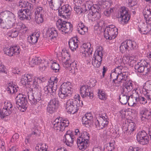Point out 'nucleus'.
<instances>
[{
	"instance_id": "1",
	"label": "nucleus",
	"mask_w": 151,
	"mask_h": 151,
	"mask_svg": "<svg viewBox=\"0 0 151 151\" xmlns=\"http://www.w3.org/2000/svg\"><path fill=\"white\" fill-rule=\"evenodd\" d=\"M15 16L9 11H5L1 13L0 15V27L3 28L8 29L12 26L15 20Z\"/></svg>"
},
{
	"instance_id": "2",
	"label": "nucleus",
	"mask_w": 151,
	"mask_h": 151,
	"mask_svg": "<svg viewBox=\"0 0 151 151\" xmlns=\"http://www.w3.org/2000/svg\"><path fill=\"white\" fill-rule=\"evenodd\" d=\"M80 96L75 95L73 99L68 100L66 104L67 111L70 114H74L79 109L80 106Z\"/></svg>"
},
{
	"instance_id": "3",
	"label": "nucleus",
	"mask_w": 151,
	"mask_h": 151,
	"mask_svg": "<svg viewBox=\"0 0 151 151\" xmlns=\"http://www.w3.org/2000/svg\"><path fill=\"white\" fill-rule=\"evenodd\" d=\"M122 87L121 94L120 95L119 100L121 104H126L130 98V96L127 95V93L133 89V84L132 83H124Z\"/></svg>"
},
{
	"instance_id": "4",
	"label": "nucleus",
	"mask_w": 151,
	"mask_h": 151,
	"mask_svg": "<svg viewBox=\"0 0 151 151\" xmlns=\"http://www.w3.org/2000/svg\"><path fill=\"white\" fill-rule=\"evenodd\" d=\"M89 140V134L86 132H82L81 136L77 139V144L79 149L84 150L88 146Z\"/></svg>"
},
{
	"instance_id": "5",
	"label": "nucleus",
	"mask_w": 151,
	"mask_h": 151,
	"mask_svg": "<svg viewBox=\"0 0 151 151\" xmlns=\"http://www.w3.org/2000/svg\"><path fill=\"white\" fill-rule=\"evenodd\" d=\"M56 26L60 32L65 33L71 32L73 30V25L69 22L59 19L57 21Z\"/></svg>"
},
{
	"instance_id": "6",
	"label": "nucleus",
	"mask_w": 151,
	"mask_h": 151,
	"mask_svg": "<svg viewBox=\"0 0 151 151\" xmlns=\"http://www.w3.org/2000/svg\"><path fill=\"white\" fill-rule=\"evenodd\" d=\"M72 88L69 85V83H64L60 86V91L58 93L59 97L63 99L65 97L70 96L72 93Z\"/></svg>"
},
{
	"instance_id": "7",
	"label": "nucleus",
	"mask_w": 151,
	"mask_h": 151,
	"mask_svg": "<svg viewBox=\"0 0 151 151\" xmlns=\"http://www.w3.org/2000/svg\"><path fill=\"white\" fill-rule=\"evenodd\" d=\"M149 65L145 60H141L135 65V69L138 72L143 73V75H146L150 71Z\"/></svg>"
},
{
	"instance_id": "8",
	"label": "nucleus",
	"mask_w": 151,
	"mask_h": 151,
	"mask_svg": "<svg viewBox=\"0 0 151 151\" xmlns=\"http://www.w3.org/2000/svg\"><path fill=\"white\" fill-rule=\"evenodd\" d=\"M118 29L114 25H110L107 27L104 31V37L106 39L111 40L116 37Z\"/></svg>"
},
{
	"instance_id": "9",
	"label": "nucleus",
	"mask_w": 151,
	"mask_h": 151,
	"mask_svg": "<svg viewBox=\"0 0 151 151\" xmlns=\"http://www.w3.org/2000/svg\"><path fill=\"white\" fill-rule=\"evenodd\" d=\"M16 106L22 111L26 109V106L27 101L25 96L19 94L16 97Z\"/></svg>"
},
{
	"instance_id": "10",
	"label": "nucleus",
	"mask_w": 151,
	"mask_h": 151,
	"mask_svg": "<svg viewBox=\"0 0 151 151\" xmlns=\"http://www.w3.org/2000/svg\"><path fill=\"white\" fill-rule=\"evenodd\" d=\"M137 140L140 144L145 145L149 143V138L144 130L139 132L137 134Z\"/></svg>"
},
{
	"instance_id": "11",
	"label": "nucleus",
	"mask_w": 151,
	"mask_h": 151,
	"mask_svg": "<svg viewBox=\"0 0 151 151\" xmlns=\"http://www.w3.org/2000/svg\"><path fill=\"white\" fill-rule=\"evenodd\" d=\"M89 44H84L81 46L80 48V52L82 53V57H84L87 60H89L92 58V51L90 49V47H88Z\"/></svg>"
},
{
	"instance_id": "12",
	"label": "nucleus",
	"mask_w": 151,
	"mask_h": 151,
	"mask_svg": "<svg viewBox=\"0 0 151 151\" xmlns=\"http://www.w3.org/2000/svg\"><path fill=\"white\" fill-rule=\"evenodd\" d=\"M71 8L68 4L64 5L59 10V15L65 19L70 18Z\"/></svg>"
},
{
	"instance_id": "13",
	"label": "nucleus",
	"mask_w": 151,
	"mask_h": 151,
	"mask_svg": "<svg viewBox=\"0 0 151 151\" xmlns=\"http://www.w3.org/2000/svg\"><path fill=\"white\" fill-rule=\"evenodd\" d=\"M118 16L121 18L122 24L127 23L130 19V16L128 14L127 9L125 7L121 8L118 13Z\"/></svg>"
},
{
	"instance_id": "14",
	"label": "nucleus",
	"mask_w": 151,
	"mask_h": 151,
	"mask_svg": "<svg viewBox=\"0 0 151 151\" xmlns=\"http://www.w3.org/2000/svg\"><path fill=\"white\" fill-rule=\"evenodd\" d=\"M28 97L32 104L36 105L41 99L42 94L40 92H36L33 94L31 92H28Z\"/></svg>"
},
{
	"instance_id": "15",
	"label": "nucleus",
	"mask_w": 151,
	"mask_h": 151,
	"mask_svg": "<svg viewBox=\"0 0 151 151\" xmlns=\"http://www.w3.org/2000/svg\"><path fill=\"white\" fill-rule=\"evenodd\" d=\"M103 54L102 52L100 50H97L93 57L92 64L93 66L96 68L99 67L101 64L102 60Z\"/></svg>"
},
{
	"instance_id": "16",
	"label": "nucleus",
	"mask_w": 151,
	"mask_h": 151,
	"mask_svg": "<svg viewBox=\"0 0 151 151\" xmlns=\"http://www.w3.org/2000/svg\"><path fill=\"white\" fill-rule=\"evenodd\" d=\"M59 101L58 98H54L48 103L47 108V111L50 114H52L58 107Z\"/></svg>"
},
{
	"instance_id": "17",
	"label": "nucleus",
	"mask_w": 151,
	"mask_h": 151,
	"mask_svg": "<svg viewBox=\"0 0 151 151\" xmlns=\"http://www.w3.org/2000/svg\"><path fill=\"white\" fill-rule=\"evenodd\" d=\"M91 89L90 86L87 85H84L81 86L80 89V93L81 96L85 98L88 96L91 99L93 97V94L91 92Z\"/></svg>"
},
{
	"instance_id": "18",
	"label": "nucleus",
	"mask_w": 151,
	"mask_h": 151,
	"mask_svg": "<svg viewBox=\"0 0 151 151\" xmlns=\"http://www.w3.org/2000/svg\"><path fill=\"white\" fill-rule=\"evenodd\" d=\"M20 48L17 46L12 47L10 48L6 47L4 50V53L10 56L18 54L20 53Z\"/></svg>"
},
{
	"instance_id": "19",
	"label": "nucleus",
	"mask_w": 151,
	"mask_h": 151,
	"mask_svg": "<svg viewBox=\"0 0 151 151\" xmlns=\"http://www.w3.org/2000/svg\"><path fill=\"white\" fill-rule=\"evenodd\" d=\"M99 6L98 5H93V3L91 1L87 2L85 4L82 6L81 7V13H85L86 12V7H88V9H89V14H91V12H94L96 11V9H97Z\"/></svg>"
},
{
	"instance_id": "20",
	"label": "nucleus",
	"mask_w": 151,
	"mask_h": 151,
	"mask_svg": "<svg viewBox=\"0 0 151 151\" xmlns=\"http://www.w3.org/2000/svg\"><path fill=\"white\" fill-rule=\"evenodd\" d=\"M69 124V121L67 119L60 120V122H58V123L53 124V127L57 131H62L65 127L68 126Z\"/></svg>"
},
{
	"instance_id": "21",
	"label": "nucleus",
	"mask_w": 151,
	"mask_h": 151,
	"mask_svg": "<svg viewBox=\"0 0 151 151\" xmlns=\"http://www.w3.org/2000/svg\"><path fill=\"white\" fill-rule=\"evenodd\" d=\"M61 53L62 56L61 59V63L63 67L65 68L69 67L70 66V63H71L70 61V55L67 51H65Z\"/></svg>"
},
{
	"instance_id": "22",
	"label": "nucleus",
	"mask_w": 151,
	"mask_h": 151,
	"mask_svg": "<svg viewBox=\"0 0 151 151\" xmlns=\"http://www.w3.org/2000/svg\"><path fill=\"white\" fill-rule=\"evenodd\" d=\"M49 84L47 86L44 87V90L46 94L50 93V94L54 96L55 95L56 91L57 90V85L52 86L50 84V81H49Z\"/></svg>"
},
{
	"instance_id": "23",
	"label": "nucleus",
	"mask_w": 151,
	"mask_h": 151,
	"mask_svg": "<svg viewBox=\"0 0 151 151\" xmlns=\"http://www.w3.org/2000/svg\"><path fill=\"white\" fill-rule=\"evenodd\" d=\"M96 12H91V14H88L89 17L91 18L92 21H95L99 19L100 18V13L101 9L99 6L96 9Z\"/></svg>"
},
{
	"instance_id": "24",
	"label": "nucleus",
	"mask_w": 151,
	"mask_h": 151,
	"mask_svg": "<svg viewBox=\"0 0 151 151\" xmlns=\"http://www.w3.org/2000/svg\"><path fill=\"white\" fill-rule=\"evenodd\" d=\"M79 42L77 39L72 38L70 39L68 42L69 45L71 50L74 51L78 47Z\"/></svg>"
},
{
	"instance_id": "25",
	"label": "nucleus",
	"mask_w": 151,
	"mask_h": 151,
	"mask_svg": "<svg viewBox=\"0 0 151 151\" xmlns=\"http://www.w3.org/2000/svg\"><path fill=\"white\" fill-rule=\"evenodd\" d=\"M141 115V118L142 120L144 119H146L148 120L151 119V113L150 111L145 109L141 111L140 113Z\"/></svg>"
},
{
	"instance_id": "26",
	"label": "nucleus",
	"mask_w": 151,
	"mask_h": 151,
	"mask_svg": "<svg viewBox=\"0 0 151 151\" xmlns=\"http://www.w3.org/2000/svg\"><path fill=\"white\" fill-rule=\"evenodd\" d=\"M57 30L54 28H50L47 32V36L50 39L55 40L58 36Z\"/></svg>"
},
{
	"instance_id": "27",
	"label": "nucleus",
	"mask_w": 151,
	"mask_h": 151,
	"mask_svg": "<svg viewBox=\"0 0 151 151\" xmlns=\"http://www.w3.org/2000/svg\"><path fill=\"white\" fill-rule=\"evenodd\" d=\"M41 80L37 78L33 80L32 83L31 85V88L28 89V91H32L33 88H38L40 86V84Z\"/></svg>"
},
{
	"instance_id": "28",
	"label": "nucleus",
	"mask_w": 151,
	"mask_h": 151,
	"mask_svg": "<svg viewBox=\"0 0 151 151\" xmlns=\"http://www.w3.org/2000/svg\"><path fill=\"white\" fill-rule=\"evenodd\" d=\"M65 142L67 146H71L74 141V136L67 135L65 136Z\"/></svg>"
},
{
	"instance_id": "29",
	"label": "nucleus",
	"mask_w": 151,
	"mask_h": 151,
	"mask_svg": "<svg viewBox=\"0 0 151 151\" xmlns=\"http://www.w3.org/2000/svg\"><path fill=\"white\" fill-rule=\"evenodd\" d=\"M143 15L147 22H151V9H144L143 12Z\"/></svg>"
},
{
	"instance_id": "30",
	"label": "nucleus",
	"mask_w": 151,
	"mask_h": 151,
	"mask_svg": "<svg viewBox=\"0 0 151 151\" xmlns=\"http://www.w3.org/2000/svg\"><path fill=\"white\" fill-rule=\"evenodd\" d=\"M13 83H10L7 86L6 90L8 93L10 94H13L17 91V89L16 87H15L12 85ZM18 88V87H17Z\"/></svg>"
},
{
	"instance_id": "31",
	"label": "nucleus",
	"mask_w": 151,
	"mask_h": 151,
	"mask_svg": "<svg viewBox=\"0 0 151 151\" xmlns=\"http://www.w3.org/2000/svg\"><path fill=\"white\" fill-rule=\"evenodd\" d=\"M135 125V124L133 122L129 123L128 125L127 129H126L125 130L124 129H123L124 132L125 133H126L127 134L128 133V134L129 133L131 134V132H133L136 129Z\"/></svg>"
},
{
	"instance_id": "32",
	"label": "nucleus",
	"mask_w": 151,
	"mask_h": 151,
	"mask_svg": "<svg viewBox=\"0 0 151 151\" xmlns=\"http://www.w3.org/2000/svg\"><path fill=\"white\" fill-rule=\"evenodd\" d=\"M11 110L5 108L4 107L2 110V111H0V114L1 115V118L2 119H4L6 116H8L11 113Z\"/></svg>"
},
{
	"instance_id": "33",
	"label": "nucleus",
	"mask_w": 151,
	"mask_h": 151,
	"mask_svg": "<svg viewBox=\"0 0 151 151\" xmlns=\"http://www.w3.org/2000/svg\"><path fill=\"white\" fill-rule=\"evenodd\" d=\"M127 50L128 51L132 50L136 48L135 43L134 41L129 40L126 41Z\"/></svg>"
},
{
	"instance_id": "34",
	"label": "nucleus",
	"mask_w": 151,
	"mask_h": 151,
	"mask_svg": "<svg viewBox=\"0 0 151 151\" xmlns=\"http://www.w3.org/2000/svg\"><path fill=\"white\" fill-rule=\"evenodd\" d=\"M123 68L122 66H119L115 68L114 72H112L110 75L111 79H113V82L115 83V81L116 80V77L117 76V72H118L119 69H122Z\"/></svg>"
},
{
	"instance_id": "35",
	"label": "nucleus",
	"mask_w": 151,
	"mask_h": 151,
	"mask_svg": "<svg viewBox=\"0 0 151 151\" xmlns=\"http://www.w3.org/2000/svg\"><path fill=\"white\" fill-rule=\"evenodd\" d=\"M18 35V32L16 28L11 29L8 32L7 35L12 38L17 37Z\"/></svg>"
},
{
	"instance_id": "36",
	"label": "nucleus",
	"mask_w": 151,
	"mask_h": 151,
	"mask_svg": "<svg viewBox=\"0 0 151 151\" xmlns=\"http://www.w3.org/2000/svg\"><path fill=\"white\" fill-rule=\"evenodd\" d=\"M95 125L96 128L98 129H102L104 127L103 124V122L102 121L101 117L99 119L96 121Z\"/></svg>"
},
{
	"instance_id": "37",
	"label": "nucleus",
	"mask_w": 151,
	"mask_h": 151,
	"mask_svg": "<svg viewBox=\"0 0 151 151\" xmlns=\"http://www.w3.org/2000/svg\"><path fill=\"white\" fill-rule=\"evenodd\" d=\"M139 30L142 34H145L149 32L150 29L147 25H143L141 28H139Z\"/></svg>"
},
{
	"instance_id": "38",
	"label": "nucleus",
	"mask_w": 151,
	"mask_h": 151,
	"mask_svg": "<svg viewBox=\"0 0 151 151\" xmlns=\"http://www.w3.org/2000/svg\"><path fill=\"white\" fill-rule=\"evenodd\" d=\"M27 40L29 43L34 44L37 42L38 38H37L35 36H34L32 34L28 37Z\"/></svg>"
},
{
	"instance_id": "39",
	"label": "nucleus",
	"mask_w": 151,
	"mask_h": 151,
	"mask_svg": "<svg viewBox=\"0 0 151 151\" xmlns=\"http://www.w3.org/2000/svg\"><path fill=\"white\" fill-rule=\"evenodd\" d=\"M24 11L25 19L29 20L32 19L31 11L28 9H24Z\"/></svg>"
},
{
	"instance_id": "40",
	"label": "nucleus",
	"mask_w": 151,
	"mask_h": 151,
	"mask_svg": "<svg viewBox=\"0 0 151 151\" xmlns=\"http://www.w3.org/2000/svg\"><path fill=\"white\" fill-rule=\"evenodd\" d=\"M42 144H38L35 147L36 151H47L48 146L46 145H45V147H42Z\"/></svg>"
},
{
	"instance_id": "41",
	"label": "nucleus",
	"mask_w": 151,
	"mask_h": 151,
	"mask_svg": "<svg viewBox=\"0 0 151 151\" xmlns=\"http://www.w3.org/2000/svg\"><path fill=\"white\" fill-rule=\"evenodd\" d=\"M17 14L18 15V17L19 19L21 20H24L25 19L24 17L25 13L24 9H19L18 11Z\"/></svg>"
},
{
	"instance_id": "42",
	"label": "nucleus",
	"mask_w": 151,
	"mask_h": 151,
	"mask_svg": "<svg viewBox=\"0 0 151 151\" xmlns=\"http://www.w3.org/2000/svg\"><path fill=\"white\" fill-rule=\"evenodd\" d=\"M35 20L36 23L38 24L42 22L43 19L42 14H37L35 15Z\"/></svg>"
},
{
	"instance_id": "43",
	"label": "nucleus",
	"mask_w": 151,
	"mask_h": 151,
	"mask_svg": "<svg viewBox=\"0 0 151 151\" xmlns=\"http://www.w3.org/2000/svg\"><path fill=\"white\" fill-rule=\"evenodd\" d=\"M114 149V145L111 143L105 145L104 148V150H107L108 151H112Z\"/></svg>"
},
{
	"instance_id": "44",
	"label": "nucleus",
	"mask_w": 151,
	"mask_h": 151,
	"mask_svg": "<svg viewBox=\"0 0 151 151\" xmlns=\"http://www.w3.org/2000/svg\"><path fill=\"white\" fill-rule=\"evenodd\" d=\"M40 57H35L33 58L30 62V64L32 66L37 64L39 62H40Z\"/></svg>"
},
{
	"instance_id": "45",
	"label": "nucleus",
	"mask_w": 151,
	"mask_h": 151,
	"mask_svg": "<svg viewBox=\"0 0 151 151\" xmlns=\"http://www.w3.org/2000/svg\"><path fill=\"white\" fill-rule=\"evenodd\" d=\"M51 67L55 72H58L60 69L59 65L56 62H53Z\"/></svg>"
},
{
	"instance_id": "46",
	"label": "nucleus",
	"mask_w": 151,
	"mask_h": 151,
	"mask_svg": "<svg viewBox=\"0 0 151 151\" xmlns=\"http://www.w3.org/2000/svg\"><path fill=\"white\" fill-rule=\"evenodd\" d=\"M77 30L79 34L84 35L88 32V28L87 27L78 28Z\"/></svg>"
},
{
	"instance_id": "47",
	"label": "nucleus",
	"mask_w": 151,
	"mask_h": 151,
	"mask_svg": "<svg viewBox=\"0 0 151 151\" xmlns=\"http://www.w3.org/2000/svg\"><path fill=\"white\" fill-rule=\"evenodd\" d=\"M135 99L136 101H137V98H136L135 97H134L132 95L131 96H130V98L127 102H128V104L130 106H133L134 104H136L133 101V100Z\"/></svg>"
},
{
	"instance_id": "48",
	"label": "nucleus",
	"mask_w": 151,
	"mask_h": 151,
	"mask_svg": "<svg viewBox=\"0 0 151 151\" xmlns=\"http://www.w3.org/2000/svg\"><path fill=\"white\" fill-rule=\"evenodd\" d=\"M70 66L69 67V71L70 73L72 74H74L75 73V71L76 70V66L74 67L73 66L74 65H76L75 63H70Z\"/></svg>"
},
{
	"instance_id": "49",
	"label": "nucleus",
	"mask_w": 151,
	"mask_h": 151,
	"mask_svg": "<svg viewBox=\"0 0 151 151\" xmlns=\"http://www.w3.org/2000/svg\"><path fill=\"white\" fill-rule=\"evenodd\" d=\"M19 4H18V5L20 8H25L27 6V5L28 4L29 6V8L31 9V4H30V5H29V4L27 2L21 1H19Z\"/></svg>"
},
{
	"instance_id": "50",
	"label": "nucleus",
	"mask_w": 151,
	"mask_h": 151,
	"mask_svg": "<svg viewBox=\"0 0 151 151\" xmlns=\"http://www.w3.org/2000/svg\"><path fill=\"white\" fill-rule=\"evenodd\" d=\"M120 49L121 51H122L128 50L127 45L126 44V41L122 43L120 47Z\"/></svg>"
},
{
	"instance_id": "51",
	"label": "nucleus",
	"mask_w": 151,
	"mask_h": 151,
	"mask_svg": "<svg viewBox=\"0 0 151 151\" xmlns=\"http://www.w3.org/2000/svg\"><path fill=\"white\" fill-rule=\"evenodd\" d=\"M128 151H143L142 149L138 147H133L130 146L129 147Z\"/></svg>"
},
{
	"instance_id": "52",
	"label": "nucleus",
	"mask_w": 151,
	"mask_h": 151,
	"mask_svg": "<svg viewBox=\"0 0 151 151\" xmlns=\"http://www.w3.org/2000/svg\"><path fill=\"white\" fill-rule=\"evenodd\" d=\"M44 12L43 8L41 7H38L36 8L35 14H42Z\"/></svg>"
},
{
	"instance_id": "53",
	"label": "nucleus",
	"mask_w": 151,
	"mask_h": 151,
	"mask_svg": "<svg viewBox=\"0 0 151 151\" xmlns=\"http://www.w3.org/2000/svg\"><path fill=\"white\" fill-rule=\"evenodd\" d=\"M82 122L83 124H86L91 123V122L84 115L82 118Z\"/></svg>"
},
{
	"instance_id": "54",
	"label": "nucleus",
	"mask_w": 151,
	"mask_h": 151,
	"mask_svg": "<svg viewBox=\"0 0 151 151\" xmlns=\"http://www.w3.org/2000/svg\"><path fill=\"white\" fill-rule=\"evenodd\" d=\"M101 119L102 122H103V124L104 125L105 127L108 124V121L107 120V118H105L104 116H102V117H101Z\"/></svg>"
},
{
	"instance_id": "55",
	"label": "nucleus",
	"mask_w": 151,
	"mask_h": 151,
	"mask_svg": "<svg viewBox=\"0 0 151 151\" xmlns=\"http://www.w3.org/2000/svg\"><path fill=\"white\" fill-rule=\"evenodd\" d=\"M74 10L78 14L80 12L81 13V8L80 7V6L79 5H77V4H75L74 7Z\"/></svg>"
},
{
	"instance_id": "56",
	"label": "nucleus",
	"mask_w": 151,
	"mask_h": 151,
	"mask_svg": "<svg viewBox=\"0 0 151 151\" xmlns=\"http://www.w3.org/2000/svg\"><path fill=\"white\" fill-rule=\"evenodd\" d=\"M98 96L101 99L104 100L105 99V95L103 91H101V93H99Z\"/></svg>"
},
{
	"instance_id": "57",
	"label": "nucleus",
	"mask_w": 151,
	"mask_h": 151,
	"mask_svg": "<svg viewBox=\"0 0 151 151\" xmlns=\"http://www.w3.org/2000/svg\"><path fill=\"white\" fill-rule=\"evenodd\" d=\"M138 99L140 101V102L143 104H145L147 103V100L144 97L139 96V97Z\"/></svg>"
},
{
	"instance_id": "58",
	"label": "nucleus",
	"mask_w": 151,
	"mask_h": 151,
	"mask_svg": "<svg viewBox=\"0 0 151 151\" xmlns=\"http://www.w3.org/2000/svg\"><path fill=\"white\" fill-rule=\"evenodd\" d=\"M21 82L23 85H26V84H27V78L26 76H24L22 78Z\"/></svg>"
},
{
	"instance_id": "59",
	"label": "nucleus",
	"mask_w": 151,
	"mask_h": 151,
	"mask_svg": "<svg viewBox=\"0 0 151 151\" xmlns=\"http://www.w3.org/2000/svg\"><path fill=\"white\" fill-rule=\"evenodd\" d=\"M148 91L147 89L146 91L147 93L145 94V96L148 99L151 100V91L148 90Z\"/></svg>"
},
{
	"instance_id": "60",
	"label": "nucleus",
	"mask_w": 151,
	"mask_h": 151,
	"mask_svg": "<svg viewBox=\"0 0 151 151\" xmlns=\"http://www.w3.org/2000/svg\"><path fill=\"white\" fill-rule=\"evenodd\" d=\"M12 105L10 103H7L5 104V106L4 107L8 110H12Z\"/></svg>"
},
{
	"instance_id": "61",
	"label": "nucleus",
	"mask_w": 151,
	"mask_h": 151,
	"mask_svg": "<svg viewBox=\"0 0 151 151\" xmlns=\"http://www.w3.org/2000/svg\"><path fill=\"white\" fill-rule=\"evenodd\" d=\"M85 116H86L91 122L92 120L93 119V116H92V114L91 113H87L85 115Z\"/></svg>"
},
{
	"instance_id": "62",
	"label": "nucleus",
	"mask_w": 151,
	"mask_h": 151,
	"mask_svg": "<svg viewBox=\"0 0 151 151\" xmlns=\"http://www.w3.org/2000/svg\"><path fill=\"white\" fill-rule=\"evenodd\" d=\"M19 137V135L17 133L15 134L12 136V139H11V141L13 142L14 140H15L18 139Z\"/></svg>"
},
{
	"instance_id": "63",
	"label": "nucleus",
	"mask_w": 151,
	"mask_h": 151,
	"mask_svg": "<svg viewBox=\"0 0 151 151\" xmlns=\"http://www.w3.org/2000/svg\"><path fill=\"white\" fill-rule=\"evenodd\" d=\"M119 79H120V80L119 81V83H123V84L122 85H123L124 83H129V82H128V83L125 82L126 80L125 79H124L123 78V76H119Z\"/></svg>"
},
{
	"instance_id": "64",
	"label": "nucleus",
	"mask_w": 151,
	"mask_h": 151,
	"mask_svg": "<svg viewBox=\"0 0 151 151\" xmlns=\"http://www.w3.org/2000/svg\"><path fill=\"white\" fill-rule=\"evenodd\" d=\"M146 86L147 89L151 91V81H148L146 82Z\"/></svg>"
}]
</instances>
